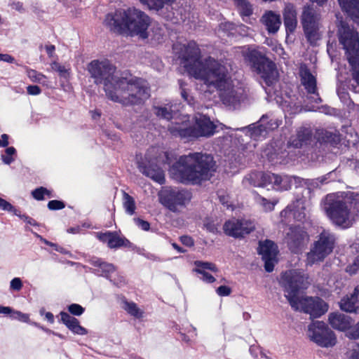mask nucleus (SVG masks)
<instances>
[{
	"mask_svg": "<svg viewBox=\"0 0 359 359\" xmlns=\"http://www.w3.org/2000/svg\"><path fill=\"white\" fill-rule=\"evenodd\" d=\"M87 70L95 84H103L107 97L113 102L123 105L140 104L150 96L144 80L118 76L116 67L108 60H93L87 65Z\"/></svg>",
	"mask_w": 359,
	"mask_h": 359,
	"instance_id": "nucleus-1",
	"label": "nucleus"
},
{
	"mask_svg": "<svg viewBox=\"0 0 359 359\" xmlns=\"http://www.w3.org/2000/svg\"><path fill=\"white\" fill-rule=\"evenodd\" d=\"M180 50L181 65L189 75L202 81L208 87L217 90L231 80L227 68L220 62L211 57L200 60L201 50L196 42L190 41Z\"/></svg>",
	"mask_w": 359,
	"mask_h": 359,
	"instance_id": "nucleus-2",
	"label": "nucleus"
},
{
	"mask_svg": "<svg viewBox=\"0 0 359 359\" xmlns=\"http://www.w3.org/2000/svg\"><path fill=\"white\" fill-rule=\"evenodd\" d=\"M309 276L299 270H289L283 273L280 284L284 288L285 294L292 308L295 311H304L314 318L320 317L328 310L327 304L320 298L299 297V290L306 289L310 285Z\"/></svg>",
	"mask_w": 359,
	"mask_h": 359,
	"instance_id": "nucleus-3",
	"label": "nucleus"
},
{
	"mask_svg": "<svg viewBox=\"0 0 359 359\" xmlns=\"http://www.w3.org/2000/svg\"><path fill=\"white\" fill-rule=\"evenodd\" d=\"M213 157L202 152L181 156L170 169L172 177L183 184H199L210 180L215 171Z\"/></svg>",
	"mask_w": 359,
	"mask_h": 359,
	"instance_id": "nucleus-4",
	"label": "nucleus"
},
{
	"mask_svg": "<svg viewBox=\"0 0 359 359\" xmlns=\"http://www.w3.org/2000/svg\"><path fill=\"white\" fill-rule=\"evenodd\" d=\"M104 23L111 31L118 33H128L131 36H139L147 39L150 25V18L143 11L135 8L126 10L119 9L106 15Z\"/></svg>",
	"mask_w": 359,
	"mask_h": 359,
	"instance_id": "nucleus-5",
	"label": "nucleus"
},
{
	"mask_svg": "<svg viewBox=\"0 0 359 359\" xmlns=\"http://www.w3.org/2000/svg\"><path fill=\"white\" fill-rule=\"evenodd\" d=\"M322 208L331 222L343 229L349 228L359 215V195L343 197L338 194H327L322 201Z\"/></svg>",
	"mask_w": 359,
	"mask_h": 359,
	"instance_id": "nucleus-6",
	"label": "nucleus"
},
{
	"mask_svg": "<svg viewBox=\"0 0 359 359\" xmlns=\"http://www.w3.org/2000/svg\"><path fill=\"white\" fill-rule=\"evenodd\" d=\"M338 38L345 50V55L351 66V79L349 88L359 93V36L358 33L344 21L338 25Z\"/></svg>",
	"mask_w": 359,
	"mask_h": 359,
	"instance_id": "nucleus-7",
	"label": "nucleus"
},
{
	"mask_svg": "<svg viewBox=\"0 0 359 359\" xmlns=\"http://www.w3.org/2000/svg\"><path fill=\"white\" fill-rule=\"evenodd\" d=\"M219 127L223 129L224 126L222 123L217 125L208 116L198 114L195 116L192 122L186 119L181 122L171 123L168 126V130L175 137H179L187 141H191L200 137H212L217 131V129Z\"/></svg>",
	"mask_w": 359,
	"mask_h": 359,
	"instance_id": "nucleus-8",
	"label": "nucleus"
},
{
	"mask_svg": "<svg viewBox=\"0 0 359 359\" xmlns=\"http://www.w3.org/2000/svg\"><path fill=\"white\" fill-rule=\"evenodd\" d=\"M243 55L253 71L259 74L268 86L271 85L277 79L278 72L275 64L260 51L248 48L243 53Z\"/></svg>",
	"mask_w": 359,
	"mask_h": 359,
	"instance_id": "nucleus-9",
	"label": "nucleus"
},
{
	"mask_svg": "<svg viewBox=\"0 0 359 359\" xmlns=\"http://www.w3.org/2000/svg\"><path fill=\"white\" fill-rule=\"evenodd\" d=\"M295 178L288 175H278L271 172H253L247 175L243 180V184L254 187H267L272 185L278 191L288 190Z\"/></svg>",
	"mask_w": 359,
	"mask_h": 359,
	"instance_id": "nucleus-10",
	"label": "nucleus"
},
{
	"mask_svg": "<svg viewBox=\"0 0 359 359\" xmlns=\"http://www.w3.org/2000/svg\"><path fill=\"white\" fill-rule=\"evenodd\" d=\"M336 236L329 230L323 229L316 237L307 253V264L313 265L322 262L331 254L334 248Z\"/></svg>",
	"mask_w": 359,
	"mask_h": 359,
	"instance_id": "nucleus-11",
	"label": "nucleus"
},
{
	"mask_svg": "<svg viewBox=\"0 0 359 359\" xmlns=\"http://www.w3.org/2000/svg\"><path fill=\"white\" fill-rule=\"evenodd\" d=\"M308 336L318 346L324 348L332 347L337 343L334 332L323 321L311 323L308 327Z\"/></svg>",
	"mask_w": 359,
	"mask_h": 359,
	"instance_id": "nucleus-12",
	"label": "nucleus"
},
{
	"mask_svg": "<svg viewBox=\"0 0 359 359\" xmlns=\"http://www.w3.org/2000/svg\"><path fill=\"white\" fill-rule=\"evenodd\" d=\"M191 199V194L184 189H166L159 196L161 203L174 212L184 208Z\"/></svg>",
	"mask_w": 359,
	"mask_h": 359,
	"instance_id": "nucleus-13",
	"label": "nucleus"
},
{
	"mask_svg": "<svg viewBox=\"0 0 359 359\" xmlns=\"http://www.w3.org/2000/svg\"><path fill=\"white\" fill-rule=\"evenodd\" d=\"M320 16L310 6H304L301 16V22L305 36L311 44H314L320 39Z\"/></svg>",
	"mask_w": 359,
	"mask_h": 359,
	"instance_id": "nucleus-14",
	"label": "nucleus"
},
{
	"mask_svg": "<svg viewBox=\"0 0 359 359\" xmlns=\"http://www.w3.org/2000/svg\"><path fill=\"white\" fill-rule=\"evenodd\" d=\"M222 102L229 108L236 109L245 99V90L233 84L230 80L224 86L218 88Z\"/></svg>",
	"mask_w": 359,
	"mask_h": 359,
	"instance_id": "nucleus-15",
	"label": "nucleus"
},
{
	"mask_svg": "<svg viewBox=\"0 0 359 359\" xmlns=\"http://www.w3.org/2000/svg\"><path fill=\"white\" fill-rule=\"evenodd\" d=\"M309 241V234L299 226H290L284 236V243L293 253L301 252Z\"/></svg>",
	"mask_w": 359,
	"mask_h": 359,
	"instance_id": "nucleus-16",
	"label": "nucleus"
},
{
	"mask_svg": "<svg viewBox=\"0 0 359 359\" xmlns=\"http://www.w3.org/2000/svg\"><path fill=\"white\" fill-rule=\"evenodd\" d=\"M223 229L224 233L229 236L236 238H243L255 229V222L250 219L233 218L224 223Z\"/></svg>",
	"mask_w": 359,
	"mask_h": 359,
	"instance_id": "nucleus-17",
	"label": "nucleus"
},
{
	"mask_svg": "<svg viewBox=\"0 0 359 359\" xmlns=\"http://www.w3.org/2000/svg\"><path fill=\"white\" fill-rule=\"evenodd\" d=\"M310 205V201L306 198H297L295 201L280 212L281 221L287 222L290 215H292L297 221H303L309 212Z\"/></svg>",
	"mask_w": 359,
	"mask_h": 359,
	"instance_id": "nucleus-18",
	"label": "nucleus"
},
{
	"mask_svg": "<svg viewBox=\"0 0 359 359\" xmlns=\"http://www.w3.org/2000/svg\"><path fill=\"white\" fill-rule=\"evenodd\" d=\"M299 76L301 83L306 90L310 102L311 103L321 102V98L318 93L316 79L305 65L300 67Z\"/></svg>",
	"mask_w": 359,
	"mask_h": 359,
	"instance_id": "nucleus-19",
	"label": "nucleus"
},
{
	"mask_svg": "<svg viewBox=\"0 0 359 359\" xmlns=\"http://www.w3.org/2000/svg\"><path fill=\"white\" fill-rule=\"evenodd\" d=\"M258 252L262 255L264 262V269L267 272L273 271L275 264L277 263V245L271 241L266 240L259 242Z\"/></svg>",
	"mask_w": 359,
	"mask_h": 359,
	"instance_id": "nucleus-20",
	"label": "nucleus"
},
{
	"mask_svg": "<svg viewBox=\"0 0 359 359\" xmlns=\"http://www.w3.org/2000/svg\"><path fill=\"white\" fill-rule=\"evenodd\" d=\"M140 171L145 176L151 178L154 182L162 184L165 182V176L163 170L156 164L149 160L148 164L139 163Z\"/></svg>",
	"mask_w": 359,
	"mask_h": 359,
	"instance_id": "nucleus-21",
	"label": "nucleus"
},
{
	"mask_svg": "<svg viewBox=\"0 0 359 359\" xmlns=\"http://www.w3.org/2000/svg\"><path fill=\"white\" fill-rule=\"evenodd\" d=\"M97 237L103 243H107L110 248H117L120 247H130V242L124 237H121L116 232L99 233Z\"/></svg>",
	"mask_w": 359,
	"mask_h": 359,
	"instance_id": "nucleus-22",
	"label": "nucleus"
},
{
	"mask_svg": "<svg viewBox=\"0 0 359 359\" xmlns=\"http://www.w3.org/2000/svg\"><path fill=\"white\" fill-rule=\"evenodd\" d=\"M194 265L196 268L193 271L201 275V280L207 283H212L215 281V278L208 271H218V269L215 264L208 262L195 261Z\"/></svg>",
	"mask_w": 359,
	"mask_h": 359,
	"instance_id": "nucleus-23",
	"label": "nucleus"
},
{
	"mask_svg": "<svg viewBox=\"0 0 359 359\" xmlns=\"http://www.w3.org/2000/svg\"><path fill=\"white\" fill-rule=\"evenodd\" d=\"M312 132L311 129L302 126L298 128L296 133L290 137L288 144L294 148H301L310 142Z\"/></svg>",
	"mask_w": 359,
	"mask_h": 359,
	"instance_id": "nucleus-24",
	"label": "nucleus"
},
{
	"mask_svg": "<svg viewBox=\"0 0 359 359\" xmlns=\"http://www.w3.org/2000/svg\"><path fill=\"white\" fill-rule=\"evenodd\" d=\"M268 118L267 115H263L257 123L250 125L248 127L242 128L240 130L246 131V134L255 140L264 139L268 134L266 127H264V123Z\"/></svg>",
	"mask_w": 359,
	"mask_h": 359,
	"instance_id": "nucleus-25",
	"label": "nucleus"
},
{
	"mask_svg": "<svg viewBox=\"0 0 359 359\" xmlns=\"http://www.w3.org/2000/svg\"><path fill=\"white\" fill-rule=\"evenodd\" d=\"M284 25L286 32L293 33L297 26V13L295 6L292 4H286L283 11Z\"/></svg>",
	"mask_w": 359,
	"mask_h": 359,
	"instance_id": "nucleus-26",
	"label": "nucleus"
},
{
	"mask_svg": "<svg viewBox=\"0 0 359 359\" xmlns=\"http://www.w3.org/2000/svg\"><path fill=\"white\" fill-rule=\"evenodd\" d=\"M261 22L269 34H272L277 33L281 25L280 15L272 11H266L261 18Z\"/></svg>",
	"mask_w": 359,
	"mask_h": 359,
	"instance_id": "nucleus-27",
	"label": "nucleus"
},
{
	"mask_svg": "<svg viewBox=\"0 0 359 359\" xmlns=\"http://www.w3.org/2000/svg\"><path fill=\"white\" fill-rule=\"evenodd\" d=\"M340 309L348 313H359V286H356L353 293L343 297L339 303Z\"/></svg>",
	"mask_w": 359,
	"mask_h": 359,
	"instance_id": "nucleus-28",
	"label": "nucleus"
},
{
	"mask_svg": "<svg viewBox=\"0 0 359 359\" xmlns=\"http://www.w3.org/2000/svg\"><path fill=\"white\" fill-rule=\"evenodd\" d=\"M329 323L335 330H346L351 325V318L343 313H332L329 315Z\"/></svg>",
	"mask_w": 359,
	"mask_h": 359,
	"instance_id": "nucleus-29",
	"label": "nucleus"
},
{
	"mask_svg": "<svg viewBox=\"0 0 359 359\" xmlns=\"http://www.w3.org/2000/svg\"><path fill=\"white\" fill-rule=\"evenodd\" d=\"M62 322L67 328L75 334L85 335L88 333L87 330L80 325L79 321L76 318L70 316L66 312L60 313Z\"/></svg>",
	"mask_w": 359,
	"mask_h": 359,
	"instance_id": "nucleus-30",
	"label": "nucleus"
},
{
	"mask_svg": "<svg viewBox=\"0 0 359 359\" xmlns=\"http://www.w3.org/2000/svg\"><path fill=\"white\" fill-rule=\"evenodd\" d=\"M91 265L95 266V273L96 274L109 278L110 274L114 273L116 270L115 266L110 263L105 262L101 259L93 257L90 259Z\"/></svg>",
	"mask_w": 359,
	"mask_h": 359,
	"instance_id": "nucleus-31",
	"label": "nucleus"
},
{
	"mask_svg": "<svg viewBox=\"0 0 359 359\" xmlns=\"http://www.w3.org/2000/svg\"><path fill=\"white\" fill-rule=\"evenodd\" d=\"M341 10L351 18H359V0H337Z\"/></svg>",
	"mask_w": 359,
	"mask_h": 359,
	"instance_id": "nucleus-32",
	"label": "nucleus"
},
{
	"mask_svg": "<svg viewBox=\"0 0 359 359\" xmlns=\"http://www.w3.org/2000/svg\"><path fill=\"white\" fill-rule=\"evenodd\" d=\"M318 141L321 144H330L333 145L339 141V138L337 134L322 130L320 132H318Z\"/></svg>",
	"mask_w": 359,
	"mask_h": 359,
	"instance_id": "nucleus-33",
	"label": "nucleus"
},
{
	"mask_svg": "<svg viewBox=\"0 0 359 359\" xmlns=\"http://www.w3.org/2000/svg\"><path fill=\"white\" fill-rule=\"evenodd\" d=\"M151 10L159 11L165 6L171 5L175 0H140Z\"/></svg>",
	"mask_w": 359,
	"mask_h": 359,
	"instance_id": "nucleus-34",
	"label": "nucleus"
},
{
	"mask_svg": "<svg viewBox=\"0 0 359 359\" xmlns=\"http://www.w3.org/2000/svg\"><path fill=\"white\" fill-rule=\"evenodd\" d=\"M26 74L31 81L48 86L47 77L42 73L27 67Z\"/></svg>",
	"mask_w": 359,
	"mask_h": 359,
	"instance_id": "nucleus-35",
	"label": "nucleus"
},
{
	"mask_svg": "<svg viewBox=\"0 0 359 359\" xmlns=\"http://www.w3.org/2000/svg\"><path fill=\"white\" fill-rule=\"evenodd\" d=\"M123 309L135 318H140L142 317V311L133 302L124 301L123 302Z\"/></svg>",
	"mask_w": 359,
	"mask_h": 359,
	"instance_id": "nucleus-36",
	"label": "nucleus"
},
{
	"mask_svg": "<svg viewBox=\"0 0 359 359\" xmlns=\"http://www.w3.org/2000/svg\"><path fill=\"white\" fill-rule=\"evenodd\" d=\"M235 3L243 20H245V17H249L252 15V6L247 0H237Z\"/></svg>",
	"mask_w": 359,
	"mask_h": 359,
	"instance_id": "nucleus-37",
	"label": "nucleus"
},
{
	"mask_svg": "<svg viewBox=\"0 0 359 359\" xmlns=\"http://www.w3.org/2000/svg\"><path fill=\"white\" fill-rule=\"evenodd\" d=\"M256 201L258 204H259L263 209L268 212V211H272L274 209L275 205L278 203V199H272L271 201L266 199V198L262 197L260 195H257Z\"/></svg>",
	"mask_w": 359,
	"mask_h": 359,
	"instance_id": "nucleus-38",
	"label": "nucleus"
},
{
	"mask_svg": "<svg viewBox=\"0 0 359 359\" xmlns=\"http://www.w3.org/2000/svg\"><path fill=\"white\" fill-rule=\"evenodd\" d=\"M154 113L158 117L168 121L172 118L171 106L155 107Z\"/></svg>",
	"mask_w": 359,
	"mask_h": 359,
	"instance_id": "nucleus-39",
	"label": "nucleus"
},
{
	"mask_svg": "<svg viewBox=\"0 0 359 359\" xmlns=\"http://www.w3.org/2000/svg\"><path fill=\"white\" fill-rule=\"evenodd\" d=\"M123 207L126 210V212L130 215H132L135 213V200L132 196L126 192L123 193Z\"/></svg>",
	"mask_w": 359,
	"mask_h": 359,
	"instance_id": "nucleus-40",
	"label": "nucleus"
},
{
	"mask_svg": "<svg viewBox=\"0 0 359 359\" xmlns=\"http://www.w3.org/2000/svg\"><path fill=\"white\" fill-rule=\"evenodd\" d=\"M16 154V150L13 147H8L5 150V154L1 155V159L3 162L6 165H10L12 162L14 161V158L13 157Z\"/></svg>",
	"mask_w": 359,
	"mask_h": 359,
	"instance_id": "nucleus-41",
	"label": "nucleus"
},
{
	"mask_svg": "<svg viewBox=\"0 0 359 359\" xmlns=\"http://www.w3.org/2000/svg\"><path fill=\"white\" fill-rule=\"evenodd\" d=\"M32 196L37 201L43 200L45 195L48 196V197H51L50 191L43 187L34 189L32 192Z\"/></svg>",
	"mask_w": 359,
	"mask_h": 359,
	"instance_id": "nucleus-42",
	"label": "nucleus"
},
{
	"mask_svg": "<svg viewBox=\"0 0 359 359\" xmlns=\"http://www.w3.org/2000/svg\"><path fill=\"white\" fill-rule=\"evenodd\" d=\"M346 355L348 359H359V343H351Z\"/></svg>",
	"mask_w": 359,
	"mask_h": 359,
	"instance_id": "nucleus-43",
	"label": "nucleus"
},
{
	"mask_svg": "<svg viewBox=\"0 0 359 359\" xmlns=\"http://www.w3.org/2000/svg\"><path fill=\"white\" fill-rule=\"evenodd\" d=\"M51 69L59 73L60 76L67 77L69 75V69L57 62L50 64Z\"/></svg>",
	"mask_w": 359,
	"mask_h": 359,
	"instance_id": "nucleus-44",
	"label": "nucleus"
},
{
	"mask_svg": "<svg viewBox=\"0 0 359 359\" xmlns=\"http://www.w3.org/2000/svg\"><path fill=\"white\" fill-rule=\"evenodd\" d=\"M266 122L264 123V127H266L267 133L270 130H273L278 128L282 123V121L277 118H271L265 125Z\"/></svg>",
	"mask_w": 359,
	"mask_h": 359,
	"instance_id": "nucleus-45",
	"label": "nucleus"
},
{
	"mask_svg": "<svg viewBox=\"0 0 359 359\" xmlns=\"http://www.w3.org/2000/svg\"><path fill=\"white\" fill-rule=\"evenodd\" d=\"M11 314V317L13 319H16L21 322L27 323L29 319L28 314L22 313L21 311H13L12 310V313Z\"/></svg>",
	"mask_w": 359,
	"mask_h": 359,
	"instance_id": "nucleus-46",
	"label": "nucleus"
},
{
	"mask_svg": "<svg viewBox=\"0 0 359 359\" xmlns=\"http://www.w3.org/2000/svg\"><path fill=\"white\" fill-rule=\"evenodd\" d=\"M68 311L74 316H81L84 312V308L77 304H72L68 306Z\"/></svg>",
	"mask_w": 359,
	"mask_h": 359,
	"instance_id": "nucleus-47",
	"label": "nucleus"
},
{
	"mask_svg": "<svg viewBox=\"0 0 359 359\" xmlns=\"http://www.w3.org/2000/svg\"><path fill=\"white\" fill-rule=\"evenodd\" d=\"M236 29V25L230 22H222L219 25V29L222 30L224 32H226L228 34H233V31Z\"/></svg>",
	"mask_w": 359,
	"mask_h": 359,
	"instance_id": "nucleus-48",
	"label": "nucleus"
},
{
	"mask_svg": "<svg viewBox=\"0 0 359 359\" xmlns=\"http://www.w3.org/2000/svg\"><path fill=\"white\" fill-rule=\"evenodd\" d=\"M346 336L351 339H359V322L346 332Z\"/></svg>",
	"mask_w": 359,
	"mask_h": 359,
	"instance_id": "nucleus-49",
	"label": "nucleus"
},
{
	"mask_svg": "<svg viewBox=\"0 0 359 359\" xmlns=\"http://www.w3.org/2000/svg\"><path fill=\"white\" fill-rule=\"evenodd\" d=\"M63 202L57 200L50 201L48 203V209L51 210H61L65 208Z\"/></svg>",
	"mask_w": 359,
	"mask_h": 359,
	"instance_id": "nucleus-50",
	"label": "nucleus"
},
{
	"mask_svg": "<svg viewBox=\"0 0 359 359\" xmlns=\"http://www.w3.org/2000/svg\"><path fill=\"white\" fill-rule=\"evenodd\" d=\"M22 287V282L20 278H14L10 283V288L12 290L20 291Z\"/></svg>",
	"mask_w": 359,
	"mask_h": 359,
	"instance_id": "nucleus-51",
	"label": "nucleus"
},
{
	"mask_svg": "<svg viewBox=\"0 0 359 359\" xmlns=\"http://www.w3.org/2000/svg\"><path fill=\"white\" fill-rule=\"evenodd\" d=\"M135 224L140 229H142L144 231H148L150 229V224L142 219L140 218H135L134 219Z\"/></svg>",
	"mask_w": 359,
	"mask_h": 359,
	"instance_id": "nucleus-52",
	"label": "nucleus"
},
{
	"mask_svg": "<svg viewBox=\"0 0 359 359\" xmlns=\"http://www.w3.org/2000/svg\"><path fill=\"white\" fill-rule=\"evenodd\" d=\"M216 292L219 296L226 297L231 294V289L228 286L221 285L217 288Z\"/></svg>",
	"mask_w": 359,
	"mask_h": 359,
	"instance_id": "nucleus-53",
	"label": "nucleus"
},
{
	"mask_svg": "<svg viewBox=\"0 0 359 359\" xmlns=\"http://www.w3.org/2000/svg\"><path fill=\"white\" fill-rule=\"evenodd\" d=\"M359 269V259H356L353 264L346 267V271L350 274L355 273Z\"/></svg>",
	"mask_w": 359,
	"mask_h": 359,
	"instance_id": "nucleus-54",
	"label": "nucleus"
},
{
	"mask_svg": "<svg viewBox=\"0 0 359 359\" xmlns=\"http://www.w3.org/2000/svg\"><path fill=\"white\" fill-rule=\"evenodd\" d=\"M27 92L31 95H38L41 93V90L38 86L30 85L27 87Z\"/></svg>",
	"mask_w": 359,
	"mask_h": 359,
	"instance_id": "nucleus-55",
	"label": "nucleus"
},
{
	"mask_svg": "<svg viewBox=\"0 0 359 359\" xmlns=\"http://www.w3.org/2000/svg\"><path fill=\"white\" fill-rule=\"evenodd\" d=\"M0 209L6 211H13V206L9 202L0 198Z\"/></svg>",
	"mask_w": 359,
	"mask_h": 359,
	"instance_id": "nucleus-56",
	"label": "nucleus"
},
{
	"mask_svg": "<svg viewBox=\"0 0 359 359\" xmlns=\"http://www.w3.org/2000/svg\"><path fill=\"white\" fill-rule=\"evenodd\" d=\"M0 209L6 211H13V206L9 202L0 198Z\"/></svg>",
	"mask_w": 359,
	"mask_h": 359,
	"instance_id": "nucleus-57",
	"label": "nucleus"
},
{
	"mask_svg": "<svg viewBox=\"0 0 359 359\" xmlns=\"http://www.w3.org/2000/svg\"><path fill=\"white\" fill-rule=\"evenodd\" d=\"M180 86L181 88V95L182 98L187 101L189 104H191V100L192 97L189 96L188 93L186 91V90L183 88V83L182 81H180Z\"/></svg>",
	"mask_w": 359,
	"mask_h": 359,
	"instance_id": "nucleus-58",
	"label": "nucleus"
},
{
	"mask_svg": "<svg viewBox=\"0 0 359 359\" xmlns=\"http://www.w3.org/2000/svg\"><path fill=\"white\" fill-rule=\"evenodd\" d=\"M180 240H181V242L184 245L189 246V247H191V246L194 245V240L190 236H182L180 238Z\"/></svg>",
	"mask_w": 359,
	"mask_h": 359,
	"instance_id": "nucleus-59",
	"label": "nucleus"
},
{
	"mask_svg": "<svg viewBox=\"0 0 359 359\" xmlns=\"http://www.w3.org/2000/svg\"><path fill=\"white\" fill-rule=\"evenodd\" d=\"M163 158L162 159H161L160 156L156 158H155L156 162V163L162 162L163 163H168V164L170 163L171 161H170V159L169 158L168 153V152H163Z\"/></svg>",
	"mask_w": 359,
	"mask_h": 359,
	"instance_id": "nucleus-60",
	"label": "nucleus"
},
{
	"mask_svg": "<svg viewBox=\"0 0 359 359\" xmlns=\"http://www.w3.org/2000/svg\"><path fill=\"white\" fill-rule=\"evenodd\" d=\"M0 61L6 62L8 63H13L15 61L13 57L8 54H1L0 53Z\"/></svg>",
	"mask_w": 359,
	"mask_h": 359,
	"instance_id": "nucleus-61",
	"label": "nucleus"
},
{
	"mask_svg": "<svg viewBox=\"0 0 359 359\" xmlns=\"http://www.w3.org/2000/svg\"><path fill=\"white\" fill-rule=\"evenodd\" d=\"M19 217L20 219H23L27 224H29L30 225H32V226L36 225V221L34 219H32V217H30L26 215H19Z\"/></svg>",
	"mask_w": 359,
	"mask_h": 359,
	"instance_id": "nucleus-62",
	"label": "nucleus"
},
{
	"mask_svg": "<svg viewBox=\"0 0 359 359\" xmlns=\"http://www.w3.org/2000/svg\"><path fill=\"white\" fill-rule=\"evenodd\" d=\"M8 135L3 134L0 138V147H6L8 145Z\"/></svg>",
	"mask_w": 359,
	"mask_h": 359,
	"instance_id": "nucleus-63",
	"label": "nucleus"
},
{
	"mask_svg": "<svg viewBox=\"0 0 359 359\" xmlns=\"http://www.w3.org/2000/svg\"><path fill=\"white\" fill-rule=\"evenodd\" d=\"M218 197L219 199V201L224 205H226L227 208L229 207V196H224L221 194L220 193L218 194Z\"/></svg>",
	"mask_w": 359,
	"mask_h": 359,
	"instance_id": "nucleus-64",
	"label": "nucleus"
}]
</instances>
